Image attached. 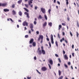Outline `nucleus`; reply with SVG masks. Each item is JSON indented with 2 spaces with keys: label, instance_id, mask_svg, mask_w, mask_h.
I'll return each mask as SVG.
<instances>
[{
  "label": "nucleus",
  "instance_id": "bb28decb",
  "mask_svg": "<svg viewBox=\"0 0 79 79\" xmlns=\"http://www.w3.org/2000/svg\"><path fill=\"white\" fill-rule=\"evenodd\" d=\"M25 6H26V8H28L29 6V5H28V4H25Z\"/></svg>",
  "mask_w": 79,
  "mask_h": 79
},
{
  "label": "nucleus",
  "instance_id": "79ce46f5",
  "mask_svg": "<svg viewBox=\"0 0 79 79\" xmlns=\"http://www.w3.org/2000/svg\"><path fill=\"white\" fill-rule=\"evenodd\" d=\"M48 66H49V69H51V66H50V64H48Z\"/></svg>",
  "mask_w": 79,
  "mask_h": 79
},
{
  "label": "nucleus",
  "instance_id": "09e8293b",
  "mask_svg": "<svg viewBox=\"0 0 79 79\" xmlns=\"http://www.w3.org/2000/svg\"><path fill=\"white\" fill-rule=\"evenodd\" d=\"M34 59L35 60H37V57L36 56L34 57Z\"/></svg>",
  "mask_w": 79,
  "mask_h": 79
},
{
  "label": "nucleus",
  "instance_id": "20e7f679",
  "mask_svg": "<svg viewBox=\"0 0 79 79\" xmlns=\"http://www.w3.org/2000/svg\"><path fill=\"white\" fill-rule=\"evenodd\" d=\"M41 11L43 13H45V12L46 11L45 9L44 8H41Z\"/></svg>",
  "mask_w": 79,
  "mask_h": 79
},
{
  "label": "nucleus",
  "instance_id": "dca6fc26",
  "mask_svg": "<svg viewBox=\"0 0 79 79\" xmlns=\"http://www.w3.org/2000/svg\"><path fill=\"white\" fill-rule=\"evenodd\" d=\"M49 63L51 64H53V61H52V60H50Z\"/></svg>",
  "mask_w": 79,
  "mask_h": 79
},
{
  "label": "nucleus",
  "instance_id": "f8f14e48",
  "mask_svg": "<svg viewBox=\"0 0 79 79\" xmlns=\"http://www.w3.org/2000/svg\"><path fill=\"white\" fill-rule=\"evenodd\" d=\"M4 11L5 12H7L8 11H10V10L9 9H4Z\"/></svg>",
  "mask_w": 79,
  "mask_h": 79
},
{
  "label": "nucleus",
  "instance_id": "052dcab7",
  "mask_svg": "<svg viewBox=\"0 0 79 79\" xmlns=\"http://www.w3.org/2000/svg\"><path fill=\"white\" fill-rule=\"evenodd\" d=\"M47 40H48V41H49V40H50L48 38H47Z\"/></svg>",
  "mask_w": 79,
  "mask_h": 79
},
{
  "label": "nucleus",
  "instance_id": "c9c22d12",
  "mask_svg": "<svg viewBox=\"0 0 79 79\" xmlns=\"http://www.w3.org/2000/svg\"><path fill=\"white\" fill-rule=\"evenodd\" d=\"M64 66L65 67H66V68H68V65H66L65 64H64Z\"/></svg>",
  "mask_w": 79,
  "mask_h": 79
},
{
  "label": "nucleus",
  "instance_id": "4d7b16f0",
  "mask_svg": "<svg viewBox=\"0 0 79 79\" xmlns=\"http://www.w3.org/2000/svg\"><path fill=\"white\" fill-rule=\"evenodd\" d=\"M36 33L37 34H39V31H36Z\"/></svg>",
  "mask_w": 79,
  "mask_h": 79
},
{
  "label": "nucleus",
  "instance_id": "3c124183",
  "mask_svg": "<svg viewBox=\"0 0 79 79\" xmlns=\"http://www.w3.org/2000/svg\"><path fill=\"white\" fill-rule=\"evenodd\" d=\"M57 3L59 4V5H60V2L59 1H57Z\"/></svg>",
  "mask_w": 79,
  "mask_h": 79
},
{
  "label": "nucleus",
  "instance_id": "5fc2aeb1",
  "mask_svg": "<svg viewBox=\"0 0 79 79\" xmlns=\"http://www.w3.org/2000/svg\"><path fill=\"white\" fill-rule=\"evenodd\" d=\"M49 45L50 47H51V43H50V42H49Z\"/></svg>",
  "mask_w": 79,
  "mask_h": 79
},
{
  "label": "nucleus",
  "instance_id": "423d86ee",
  "mask_svg": "<svg viewBox=\"0 0 79 79\" xmlns=\"http://www.w3.org/2000/svg\"><path fill=\"white\" fill-rule=\"evenodd\" d=\"M51 43L52 44H54V42L53 41V35H51Z\"/></svg>",
  "mask_w": 79,
  "mask_h": 79
},
{
  "label": "nucleus",
  "instance_id": "473e14b6",
  "mask_svg": "<svg viewBox=\"0 0 79 79\" xmlns=\"http://www.w3.org/2000/svg\"><path fill=\"white\" fill-rule=\"evenodd\" d=\"M39 19H42V16L40 15H39Z\"/></svg>",
  "mask_w": 79,
  "mask_h": 79
},
{
  "label": "nucleus",
  "instance_id": "4be33fe9",
  "mask_svg": "<svg viewBox=\"0 0 79 79\" xmlns=\"http://www.w3.org/2000/svg\"><path fill=\"white\" fill-rule=\"evenodd\" d=\"M62 27V26H61V25H59V30H60L61 29V28Z\"/></svg>",
  "mask_w": 79,
  "mask_h": 79
},
{
  "label": "nucleus",
  "instance_id": "39448f33",
  "mask_svg": "<svg viewBox=\"0 0 79 79\" xmlns=\"http://www.w3.org/2000/svg\"><path fill=\"white\" fill-rule=\"evenodd\" d=\"M43 40L44 39V36L42 35H40V36L38 38V40Z\"/></svg>",
  "mask_w": 79,
  "mask_h": 79
},
{
  "label": "nucleus",
  "instance_id": "69168bd1",
  "mask_svg": "<svg viewBox=\"0 0 79 79\" xmlns=\"http://www.w3.org/2000/svg\"><path fill=\"white\" fill-rule=\"evenodd\" d=\"M29 34H31V30H30L29 31Z\"/></svg>",
  "mask_w": 79,
  "mask_h": 79
},
{
  "label": "nucleus",
  "instance_id": "aec40b11",
  "mask_svg": "<svg viewBox=\"0 0 79 79\" xmlns=\"http://www.w3.org/2000/svg\"><path fill=\"white\" fill-rule=\"evenodd\" d=\"M47 26V22H45L43 24V26L44 27H45V26Z\"/></svg>",
  "mask_w": 79,
  "mask_h": 79
},
{
  "label": "nucleus",
  "instance_id": "f704fd0d",
  "mask_svg": "<svg viewBox=\"0 0 79 79\" xmlns=\"http://www.w3.org/2000/svg\"><path fill=\"white\" fill-rule=\"evenodd\" d=\"M25 38H28V37H29V35H27L25 36Z\"/></svg>",
  "mask_w": 79,
  "mask_h": 79
},
{
  "label": "nucleus",
  "instance_id": "412c9836",
  "mask_svg": "<svg viewBox=\"0 0 79 79\" xmlns=\"http://www.w3.org/2000/svg\"><path fill=\"white\" fill-rule=\"evenodd\" d=\"M49 26H50V27H52V22L50 23H48Z\"/></svg>",
  "mask_w": 79,
  "mask_h": 79
},
{
  "label": "nucleus",
  "instance_id": "393cba45",
  "mask_svg": "<svg viewBox=\"0 0 79 79\" xmlns=\"http://www.w3.org/2000/svg\"><path fill=\"white\" fill-rule=\"evenodd\" d=\"M61 74V71L59 70V76H60Z\"/></svg>",
  "mask_w": 79,
  "mask_h": 79
},
{
  "label": "nucleus",
  "instance_id": "2f4dec72",
  "mask_svg": "<svg viewBox=\"0 0 79 79\" xmlns=\"http://www.w3.org/2000/svg\"><path fill=\"white\" fill-rule=\"evenodd\" d=\"M25 15H28L29 14L27 13V12H24Z\"/></svg>",
  "mask_w": 79,
  "mask_h": 79
},
{
  "label": "nucleus",
  "instance_id": "f257e3e1",
  "mask_svg": "<svg viewBox=\"0 0 79 79\" xmlns=\"http://www.w3.org/2000/svg\"><path fill=\"white\" fill-rule=\"evenodd\" d=\"M32 1H33V0H30L28 1V4L30 6H31V8H32V6H33V5L31 4V3H32Z\"/></svg>",
  "mask_w": 79,
  "mask_h": 79
},
{
  "label": "nucleus",
  "instance_id": "7c9ffc66",
  "mask_svg": "<svg viewBox=\"0 0 79 79\" xmlns=\"http://www.w3.org/2000/svg\"><path fill=\"white\" fill-rule=\"evenodd\" d=\"M15 4H14L12 5V8H15Z\"/></svg>",
  "mask_w": 79,
  "mask_h": 79
},
{
  "label": "nucleus",
  "instance_id": "f03ea898",
  "mask_svg": "<svg viewBox=\"0 0 79 79\" xmlns=\"http://www.w3.org/2000/svg\"><path fill=\"white\" fill-rule=\"evenodd\" d=\"M23 25L24 26H28V23H27L26 21H25L24 22H23Z\"/></svg>",
  "mask_w": 79,
  "mask_h": 79
},
{
  "label": "nucleus",
  "instance_id": "a878e982",
  "mask_svg": "<svg viewBox=\"0 0 79 79\" xmlns=\"http://www.w3.org/2000/svg\"><path fill=\"white\" fill-rule=\"evenodd\" d=\"M44 18L46 20H47V17L46 15H44Z\"/></svg>",
  "mask_w": 79,
  "mask_h": 79
},
{
  "label": "nucleus",
  "instance_id": "6e6d98bb",
  "mask_svg": "<svg viewBox=\"0 0 79 79\" xmlns=\"http://www.w3.org/2000/svg\"><path fill=\"white\" fill-rule=\"evenodd\" d=\"M77 27H79V23H78V22H77Z\"/></svg>",
  "mask_w": 79,
  "mask_h": 79
},
{
  "label": "nucleus",
  "instance_id": "4468645a",
  "mask_svg": "<svg viewBox=\"0 0 79 79\" xmlns=\"http://www.w3.org/2000/svg\"><path fill=\"white\" fill-rule=\"evenodd\" d=\"M39 53V54L40 55H41L42 54V51H41V50H40L39 51H37Z\"/></svg>",
  "mask_w": 79,
  "mask_h": 79
},
{
  "label": "nucleus",
  "instance_id": "864d4df0",
  "mask_svg": "<svg viewBox=\"0 0 79 79\" xmlns=\"http://www.w3.org/2000/svg\"><path fill=\"white\" fill-rule=\"evenodd\" d=\"M68 64L69 65H70L71 64V62H69L68 63Z\"/></svg>",
  "mask_w": 79,
  "mask_h": 79
},
{
  "label": "nucleus",
  "instance_id": "49530a36",
  "mask_svg": "<svg viewBox=\"0 0 79 79\" xmlns=\"http://www.w3.org/2000/svg\"><path fill=\"white\" fill-rule=\"evenodd\" d=\"M62 24L63 25V26H66V25H65V23H62Z\"/></svg>",
  "mask_w": 79,
  "mask_h": 79
},
{
  "label": "nucleus",
  "instance_id": "1a4fd4ad",
  "mask_svg": "<svg viewBox=\"0 0 79 79\" xmlns=\"http://www.w3.org/2000/svg\"><path fill=\"white\" fill-rule=\"evenodd\" d=\"M7 5V3H5L2 4V6H6Z\"/></svg>",
  "mask_w": 79,
  "mask_h": 79
},
{
  "label": "nucleus",
  "instance_id": "0eeeda50",
  "mask_svg": "<svg viewBox=\"0 0 79 79\" xmlns=\"http://www.w3.org/2000/svg\"><path fill=\"white\" fill-rule=\"evenodd\" d=\"M64 58L65 60H68V57L67 54L65 55L64 56Z\"/></svg>",
  "mask_w": 79,
  "mask_h": 79
},
{
  "label": "nucleus",
  "instance_id": "680f3d73",
  "mask_svg": "<svg viewBox=\"0 0 79 79\" xmlns=\"http://www.w3.org/2000/svg\"><path fill=\"white\" fill-rule=\"evenodd\" d=\"M74 45H73L72 46V48L73 49L74 48Z\"/></svg>",
  "mask_w": 79,
  "mask_h": 79
},
{
  "label": "nucleus",
  "instance_id": "c03bdc74",
  "mask_svg": "<svg viewBox=\"0 0 79 79\" xmlns=\"http://www.w3.org/2000/svg\"><path fill=\"white\" fill-rule=\"evenodd\" d=\"M67 20H68L69 21V17H67Z\"/></svg>",
  "mask_w": 79,
  "mask_h": 79
},
{
  "label": "nucleus",
  "instance_id": "b1692460",
  "mask_svg": "<svg viewBox=\"0 0 79 79\" xmlns=\"http://www.w3.org/2000/svg\"><path fill=\"white\" fill-rule=\"evenodd\" d=\"M56 45L57 46V47H58V42L56 41Z\"/></svg>",
  "mask_w": 79,
  "mask_h": 79
},
{
  "label": "nucleus",
  "instance_id": "de8ad7c7",
  "mask_svg": "<svg viewBox=\"0 0 79 79\" xmlns=\"http://www.w3.org/2000/svg\"><path fill=\"white\" fill-rule=\"evenodd\" d=\"M66 52L64 51L63 50V53L64 55L65 54Z\"/></svg>",
  "mask_w": 79,
  "mask_h": 79
},
{
  "label": "nucleus",
  "instance_id": "cd10ccee",
  "mask_svg": "<svg viewBox=\"0 0 79 79\" xmlns=\"http://www.w3.org/2000/svg\"><path fill=\"white\" fill-rule=\"evenodd\" d=\"M63 76H61V77H60L59 78H58V79H63Z\"/></svg>",
  "mask_w": 79,
  "mask_h": 79
},
{
  "label": "nucleus",
  "instance_id": "a19ab883",
  "mask_svg": "<svg viewBox=\"0 0 79 79\" xmlns=\"http://www.w3.org/2000/svg\"><path fill=\"white\" fill-rule=\"evenodd\" d=\"M77 37L78 38V35H79V34H78V32H77Z\"/></svg>",
  "mask_w": 79,
  "mask_h": 79
},
{
  "label": "nucleus",
  "instance_id": "37998d69",
  "mask_svg": "<svg viewBox=\"0 0 79 79\" xmlns=\"http://www.w3.org/2000/svg\"><path fill=\"white\" fill-rule=\"evenodd\" d=\"M10 21H12V22H14V21H13V20L12 19H11V18H10Z\"/></svg>",
  "mask_w": 79,
  "mask_h": 79
},
{
  "label": "nucleus",
  "instance_id": "774afa93",
  "mask_svg": "<svg viewBox=\"0 0 79 79\" xmlns=\"http://www.w3.org/2000/svg\"><path fill=\"white\" fill-rule=\"evenodd\" d=\"M35 21H37V18H35Z\"/></svg>",
  "mask_w": 79,
  "mask_h": 79
},
{
  "label": "nucleus",
  "instance_id": "8fccbe9b",
  "mask_svg": "<svg viewBox=\"0 0 79 79\" xmlns=\"http://www.w3.org/2000/svg\"><path fill=\"white\" fill-rule=\"evenodd\" d=\"M31 78V77H27V79H30Z\"/></svg>",
  "mask_w": 79,
  "mask_h": 79
},
{
  "label": "nucleus",
  "instance_id": "ddd939ff",
  "mask_svg": "<svg viewBox=\"0 0 79 79\" xmlns=\"http://www.w3.org/2000/svg\"><path fill=\"white\" fill-rule=\"evenodd\" d=\"M32 45L33 47H35V46H36V43H35V42H33Z\"/></svg>",
  "mask_w": 79,
  "mask_h": 79
},
{
  "label": "nucleus",
  "instance_id": "6ab92c4d",
  "mask_svg": "<svg viewBox=\"0 0 79 79\" xmlns=\"http://www.w3.org/2000/svg\"><path fill=\"white\" fill-rule=\"evenodd\" d=\"M23 9L27 12H29V10L26 8H23Z\"/></svg>",
  "mask_w": 79,
  "mask_h": 79
},
{
  "label": "nucleus",
  "instance_id": "5701e85b",
  "mask_svg": "<svg viewBox=\"0 0 79 79\" xmlns=\"http://www.w3.org/2000/svg\"><path fill=\"white\" fill-rule=\"evenodd\" d=\"M66 5H68L69 4V2H68V1H69V0H66Z\"/></svg>",
  "mask_w": 79,
  "mask_h": 79
},
{
  "label": "nucleus",
  "instance_id": "338daca9",
  "mask_svg": "<svg viewBox=\"0 0 79 79\" xmlns=\"http://www.w3.org/2000/svg\"><path fill=\"white\" fill-rule=\"evenodd\" d=\"M62 39V40L64 41V38H63Z\"/></svg>",
  "mask_w": 79,
  "mask_h": 79
},
{
  "label": "nucleus",
  "instance_id": "9b49d317",
  "mask_svg": "<svg viewBox=\"0 0 79 79\" xmlns=\"http://www.w3.org/2000/svg\"><path fill=\"white\" fill-rule=\"evenodd\" d=\"M34 42V39H32L31 40H30V44H31L32 43H33V42Z\"/></svg>",
  "mask_w": 79,
  "mask_h": 79
},
{
  "label": "nucleus",
  "instance_id": "e2e57ef3",
  "mask_svg": "<svg viewBox=\"0 0 79 79\" xmlns=\"http://www.w3.org/2000/svg\"><path fill=\"white\" fill-rule=\"evenodd\" d=\"M33 28H31V30L32 31V32H33V31H34V30H33Z\"/></svg>",
  "mask_w": 79,
  "mask_h": 79
},
{
  "label": "nucleus",
  "instance_id": "a18cd8bd",
  "mask_svg": "<svg viewBox=\"0 0 79 79\" xmlns=\"http://www.w3.org/2000/svg\"><path fill=\"white\" fill-rule=\"evenodd\" d=\"M41 50H44V47L43 46L41 47Z\"/></svg>",
  "mask_w": 79,
  "mask_h": 79
},
{
  "label": "nucleus",
  "instance_id": "72a5a7b5",
  "mask_svg": "<svg viewBox=\"0 0 79 79\" xmlns=\"http://www.w3.org/2000/svg\"><path fill=\"white\" fill-rule=\"evenodd\" d=\"M27 16L28 18H30L29 15V14L28 15H27Z\"/></svg>",
  "mask_w": 79,
  "mask_h": 79
},
{
  "label": "nucleus",
  "instance_id": "a211bd4d",
  "mask_svg": "<svg viewBox=\"0 0 79 79\" xmlns=\"http://www.w3.org/2000/svg\"><path fill=\"white\" fill-rule=\"evenodd\" d=\"M42 53L43 55H45V51L44 50H41Z\"/></svg>",
  "mask_w": 79,
  "mask_h": 79
},
{
  "label": "nucleus",
  "instance_id": "4c0bfd02",
  "mask_svg": "<svg viewBox=\"0 0 79 79\" xmlns=\"http://www.w3.org/2000/svg\"><path fill=\"white\" fill-rule=\"evenodd\" d=\"M70 35H71V36H73V34L71 33V32L70 31Z\"/></svg>",
  "mask_w": 79,
  "mask_h": 79
},
{
  "label": "nucleus",
  "instance_id": "603ef678",
  "mask_svg": "<svg viewBox=\"0 0 79 79\" xmlns=\"http://www.w3.org/2000/svg\"><path fill=\"white\" fill-rule=\"evenodd\" d=\"M72 56H73V57L74 56V53H72Z\"/></svg>",
  "mask_w": 79,
  "mask_h": 79
},
{
  "label": "nucleus",
  "instance_id": "0e129e2a",
  "mask_svg": "<svg viewBox=\"0 0 79 79\" xmlns=\"http://www.w3.org/2000/svg\"><path fill=\"white\" fill-rule=\"evenodd\" d=\"M35 10H37V7L36 6H35Z\"/></svg>",
  "mask_w": 79,
  "mask_h": 79
},
{
  "label": "nucleus",
  "instance_id": "58836bf2",
  "mask_svg": "<svg viewBox=\"0 0 79 79\" xmlns=\"http://www.w3.org/2000/svg\"><path fill=\"white\" fill-rule=\"evenodd\" d=\"M58 60L59 61V62L61 63V60H60V58H59Z\"/></svg>",
  "mask_w": 79,
  "mask_h": 79
},
{
  "label": "nucleus",
  "instance_id": "6e6552de",
  "mask_svg": "<svg viewBox=\"0 0 79 79\" xmlns=\"http://www.w3.org/2000/svg\"><path fill=\"white\" fill-rule=\"evenodd\" d=\"M12 15H16V11L14 10H13L12 11Z\"/></svg>",
  "mask_w": 79,
  "mask_h": 79
},
{
  "label": "nucleus",
  "instance_id": "2eb2a0df",
  "mask_svg": "<svg viewBox=\"0 0 79 79\" xmlns=\"http://www.w3.org/2000/svg\"><path fill=\"white\" fill-rule=\"evenodd\" d=\"M19 14L20 16H22L23 15V13H22V12L21 11H20L19 12Z\"/></svg>",
  "mask_w": 79,
  "mask_h": 79
},
{
  "label": "nucleus",
  "instance_id": "ea45409f",
  "mask_svg": "<svg viewBox=\"0 0 79 79\" xmlns=\"http://www.w3.org/2000/svg\"><path fill=\"white\" fill-rule=\"evenodd\" d=\"M55 55L56 56V57H58V56H58V55L56 54Z\"/></svg>",
  "mask_w": 79,
  "mask_h": 79
},
{
  "label": "nucleus",
  "instance_id": "7ed1b4c3",
  "mask_svg": "<svg viewBox=\"0 0 79 79\" xmlns=\"http://www.w3.org/2000/svg\"><path fill=\"white\" fill-rule=\"evenodd\" d=\"M41 70L43 71H45L47 70V69L45 67H43L41 69Z\"/></svg>",
  "mask_w": 79,
  "mask_h": 79
},
{
  "label": "nucleus",
  "instance_id": "13d9d810",
  "mask_svg": "<svg viewBox=\"0 0 79 79\" xmlns=\"http://www.w3.org/2000/svg\"><path fill=\"white\" fill-rule=\"evenodd\" d=\"M39 50H40V48H38L37 52L39 51Z\"/></svg>",
  "mask_w": 79,
  "mask_h": 79
},
{
  "label": "nucleus",
  "instance_id": "f3484780",
  "mask_svg": "<svg viewBox=\"0 0 79 79\" xmlns=\"http://www.w3.org/2000/svg\"><path fill=\"white\" fill-rule=\"evenodd\" d=\"M22 1H23L22 0H20L18 1V3H19V4H21V2H22Z\"/></svg>",
  "mask_w": 79,
  "mask_h": 79
},
{
  "label": "nucleus",
  "instance_id": "9d476101",
  "mask_svg": "<svg viewBox=\"0 0 79 79\" xmlns=\"http://www.w3.org/2000/svg\"><path fill=\"white\" fill-rule=\"evenodd\" d=\"M30 27L31 28H34V26H33V24L32 23H30Z\"/></svg>",
  "mask_w": 79,
  "mask_h": 79
},
{
  "label": "nucleus",
  "instance_id": "e433bc0d",
  "mask_svg": "<svg viewBox=\"0 0 79 79\" xmlns=\"http://www.w3.org/2000/svg\"><path fill=\"white\" fill-rule=\"evenodd\" d=\"M36 71H37V72H38V73H39V74H41V73H40V72H39V71H38V70L36 69Z\"/></svg>",
  "mask_w": 79,
  "mask_h": 79
},
{
  "label": "nucleus",
  "instance_id": "bf43d9fd",
  "mask_svg": "<svg viewBox=\"0 0 79 79\" xmlns=\"http://www.w3.org/2000/svg\"><path fill=\"white\" fill-rule=\"evenodd\" d=\"M18 22H20V23H21V20H18Z\"/></svg>",
  "mask_w": 79,
  "mask_h": 79
},
{
  "label": "nucleus",
  "instance_id": "c756f323",
  "mask_svg": "<svg viewBox=\"0 0 79 79\" xmlns=\"http://www.w3.org/2000/svg\"><path fill=\"white\" fill-rule=\"evenodd\" d=\"M34 24L35 25H36V24H37V22H36V21H34Z\"/></svg>",
  "mask_w": 79,
  "mask_h": 79
},
{
  "label": "nucleus",
  "instance_id": "c85d7f7f",
  "mask_svg": "<svg viewBox=\"0 0 79 79\" xmlns=\"http://www.w3.org/2000/svg\"><path fill=\"white\" fill-rule=\"evenodd\" d=\"M51 9H49L48 11V12L50 15V11H51Z\"/></svg>",
  "mask_w": 79,
  "mask_h": 79
}]
</instances>
